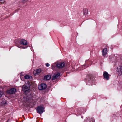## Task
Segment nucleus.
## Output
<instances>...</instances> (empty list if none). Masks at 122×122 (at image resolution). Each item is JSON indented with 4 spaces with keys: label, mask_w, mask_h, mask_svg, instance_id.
Here are the masks:
<instances>
[{
    "label": "nucleus",
    "mask_w": 122,
    "mask_h": 122,
    "mask_svg": "<svg viewBox=\"0 0 122 122\" xmlns=\"http://www.w3.org/2000/svg\"><path fill=\"white\" fill-rule=\"evenodd\" d=\"M88 10L86 9H85L84 10V15H86L87 14Z\"/></svg>",
    "instance_id": "nucleus-13"
},
{
    "label": "nucleus",
    "mask_w": 122,
    "mask_h": 122,
    "mask_svg": "<svg viewBox=\"0 0 122 122\" xmlns=\"http://www.w3.org/2000/svg\"><path fill=\"white\" fill-rule=\"evenodd\" d=\"M30 83L28 82L25 85H24L22 86V90L25 92H26V91L30 89Z\"/></svg>",
    "instance_id": "nucleus-2"
},
{
    "label": "nucleus",
    "mask_w": 122,
    "mask_h": 122,
    "mask_svg": "<svg viewBox=\"0 0 122 122\" xmlns=\"http://www.w3.org/2000/svg\"><path fill=\"white\" fill-rule=\"evenodd\" d=\"M46 88V85L44 83L41 84L38 86V89L40 90H42L45 89Z\"/></svg>",
    "instance_id": "nucleus-4"
},
{
    "label": "nucleus",
    "mask_w": 122,
    "mask_h": 122,
    "mask_svg": "<svg viewBox=\"0 0 122 122\" xmlns=\"http://www.w3.org/2000/svg\"><path fill=\"white\" fill-rule=\"evenodd\" d=\"M60 74L59 73L54 74L52 78V80H55L60 75Z\"/></svg>",
    "instance_id": "nucleus-8"
},
{
    "label": "nucleus",
    "mask_w": 122,
    "mask_h": 122,
    "mask_svg": "<svg viewBox=\"0 0 122 122\" xmlns=\"http://www.w3.org/2000/svg\"><path fill=\"white\" fill-rule=\"evenodd\" d=\"M41 71V69L39 68L37 69L36 71H34V73H35V75H36V74L40 73Z\"/></svg>",
    "instance_id": "nucleus-10"
},
{
    "label": "nucleus",
    "mask_w": 122,
    "mask_h": 122,
    "mask_svg": "<svg viewBox=\"0 0 122 122\" xmlns=\"http://www.w3.org/2000/svg\"><path fill=\"white\" fill-rule=\"evenodd\" d=\"M44 111V108L41 106L38 107L37 109V112L38 113L41 114H42Z\"/></svg>",
    "instance_id": "nucleus-3"
},
{
    "label": "nucleus",
    "mask_w": 122,
    "mask_h": 122,
    "mask_svg": "<svg viewBox=\"0 0 122 122\" xmlns=\"http://www.w3.org/2000/svg\"><path fill=\"white\" fill-rule=\"evenodd\" d=\"M23 73L22 72L21 73V75H20V78H21V79L22 80H23L22 79V77L23 76V75H22V74Z\"/></svg>",
    "instance_id": "nucleus-15"
},
{
    "label": "nucleus",
    "mask_w": 122,
    "mask_h": 122,
    "mask_svg": "<svg viewBox=\"0 0 122 122\" xmlns=\"http://www.w3.org/2000/svg\"><path fill=\"white\" fill-rule=\"evenodd\" d=\"M46 65L47 67H49V64L48 63H46Z\"/></svg>",
    "instance_id": "nucleus-17"
},
{
    "label": "nucleus",
    "mask_w": 122,
    "mask_h": 122,
    "mask_svg": "<svg viewBox=\"0 0 122 122\" xmlns=\"http://www.w3.org/2000/svg\"><path fill=\"white\" fill-rule=\"evenodd\" d=\"M4 0H0V1H4Z\"/></svg>",
    "instance_id": "nucleus-20"
},
{
    "label": "nucleus",
    "mask_w": 122,
    "mask_h": 122,
    "mask_svg": "<svg viewBox=\"0 0 122 122\" xmlns=\"http://www.w3.org/2000/svg\"><path fill=\"white\" fill-rule=\"evenodd\" d=\"M94 120L92 118V122H94Z\"/></svg>",
    "instance_id": "nucleus-19"
},
{
    "label": "nucleus",
    "mask_w": 122,
    "mask_h": 122,
    "mask_svg": "<svg viewBox=\"0 0 122 122\" xmlns=\"http://www.w3.org/2000/svg\"><path fill=\"white\" fill-rule=\"evenodd\" d=\"M103 76L105 79L108 80L110 75L108 74V73L106 72H104L103 74Z\"/></svg>",
    "instance_id": "nucleus-7"
},
{
    "label": "nucleus",
    "mask_w": 122,
    "mask_h": 122,
    "mask_svg": "<svg viewBox=\"0 0 122 122\" xmlns=\"http://www.w3.org/2000/svg\"><path fill=\"white\" fill-rule=\"evenodd\" d=\"M102 52V55L105 57L107 52V48H105L103 49Z\"/></svg>",
    "instance_id": "nucleus-9"
},
{
    "label": "nucleus",
    "mask_w": 122,
    "mask_h": 122,
    "mask_svg": "<svg viewBox=\"0 0 122 122\" xmlns=\"http://www.w3.org/2000/svg\"><path fill=\"white\" fill-rule=\"evenodd\" d=\"M32 77L30 76L26 75L24 76V77L25 79H28Z\"/></svg>",
    "instance_id": "nucleus-12"
},
{
    "label": "nucleus",
    "mask_w": 122,
    "mask_h": 122,
    "mask_svg": "<svg viewBox=\"0 0 122 122\" xmlns=\"http://www.w3.org/2000/svg\"><path fill=\"white\" fill-rule=\"evenodd\" d=\"M1 89L0 88V98L1 97L3 93L2 91L1 90Z\"/></svg>",
    "instance_id": "nucleus-14"
},
{
    "label": "nucleus",
    "mask_w": 122,
    "mask_h": 122,
    "mask_svg": "<svg viewBox=\"0 0 122 122\" xmlns=\"http://www.w3.org/2000/svg\"><path fill=\"white\" fill-rule=\"evenodd\" d=\"M3 103H4V105H5V104H6V102H2L1 103V105H2V104H3Z\"/></svg>",
    "instance_id": "nucleus-16"
},
{
    "label": "nucleus",
    "mask_w": 122,
    "mask_h": 122,
    "mask_svg": "<svg viewBox=\"0 0 122 122\" xmlns=\"http://www.w3.org/2000/svg\"><path fill=\"white\" fill-rule=\"evenodd\" d=\"M16 91V89L15 88H12L8 90L7 92V93L9 94H13Z\"/></svg>",
    "instance_id": "nucleus-5"
},
{
    "label": "nucleus",
    "mask_w": 122,
    "mask_h": 122,
    "mask_svg": "<svg viewBox=\"0 0 122 122\" xmlns=\"http://www.w3.org/2000/svg\"><path fill=\"white\" fill-rule=\"evenodd\" d=\"M53 66H54L53 65H52V68L53 69V70H54V67H53Z\"/></svg>",
    "instance_id": "nucleus-18"
},
{
    "label": "nucleus",
    "mask_w": 122,
    "mask_h": 122,
    "mask_svg": "<svg viewBox=\"0 0 122 122\" xmlns=\"http://www.w3.org/2000/svg\"><path fill=\"white\" fill-rule=\"evenodd\" d=\"M16 46L19 48H23L21 45H26L27 44V41L24 39L17 40L15 42Z\"/></svg>",
    "instance_id": "nucleus-1"
},
{
    "label": "nucleus",
    "mask_w": 122,
    "mask_h": 122,
    "mask_svg": "<svg viewBox=\"0 0 122 122\" xmlns=\"http://www.w3.org/2000/svg\"><path fill=\"white\" fill-rule=\"evenodd\" d=\"M65 64L64 62H60L56 64L57 67L58 68H62L65 66Z\"/></svg>",
    "instance_id": "nucleus-6"
},
{
    "label": "nucleus",
    "mask_w": 122,
    "mask_h": 122,
    "mask_svg": "<svg viewBox=\"0 0 122 122\" xmlns=\"http://www.w3.org/2000/svg\"><path fill=\"white\" fill-rule=\"evenodd\" d=\"M51 76L50 75H47L45 76L44 78L46 80H49L51 78Z\"/></svg>",
    "instance_id": "nucleus-11"
},
{
    "label": "nucleus",
    "mask_w": 122,
    "mask_h": 122,
    "mask_svg": "<svg viewBox=\"0 0 122 122\" xmlns=\"http://www.w3.org/2000/svg\"><path fill=\"white\" fill-rule=\"evenodd\" d=\"M9 119H8L7 121L5 122H8V121L9 120Z\"/></svg>",
    "instance_id": "nucleus-21"
}]
</instances>
